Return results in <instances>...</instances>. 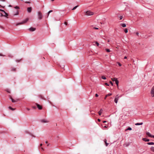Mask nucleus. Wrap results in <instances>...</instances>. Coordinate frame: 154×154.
Masks as SVG:
<instances>
[{
  "label": "nucleus",
  "instance_id": "1",
  "mask_svg": "<svg viewBox=\"0 0 154 154\" xmlns=\"http://www.w3.org/2000/svg\"><path fill=\"white\" fill-rule=\"evenodd\" d=\"M38 18V20H41L43 18V15L42 13L38 11L37 13Z\"/></svg>",
  "mask_w": 154,
  "mask_h": 154
},
{
  "label": "nucleus",
  "instance_id": "2",
  "mask_svg": "<svg viewBox=\"0 0 154 154\" xmlns=\"http://www.w3.org/2000/svg\"><path fill=\"white\" fill-rule=\"evenodd\" d=\"M28 20H29L28 18H27L25 20H24L23 21H22V22H21L20 23H17L16 24V25L18 26V25H20V24H22L25 23H26L28 21Z\"/></svg>",
  "mask_w": 154,
  "mask_h": 154
},
{
  "label": "nucleus",
  "instance_id": "3",
  "mask_svg": "<svg viewBox=\"0 0 154 154\" xmlns=\"http://www.w3.org/2000/svg\"><path fill=\"white\" fill-rule=\"evenodd\" d=\"M85 14L86 15L88 16H91L93 15L94 13L93 12H91L90 11H88L86 12Z\"/></svg>",
  "mask_w": 154,
  "mask_h": 154
},
{
  "label": "nucleus",
  "instance_id": "4",
  "mask_svg": "<svg viewBox=\"0 0 154 154\" xmlns=\"http://www.w3.org/2000/svg\"><path fill=\"white\" fill-rule=\"evenodd\" d=\"M122 96H119L118 95H117L115 97V98L114 99V102L116 103H117L118 102V101L119 100L120 97H121Z\"/></svg>",
  "mask_w": 154,
  "mask_h": 154
},
{
  "label": "nucleus",
  "instance_id": "5",
  "mask_svg": "<svg viewBox=\"0 0 154 154\" xmlns=\"http://www.w3.org/2000/svg\"><path fill=\"white\" fill-rule=\"evenodd\" d=\"M150 94L151 96L153 97H154V86L152 87L151 91Z\"/></svg>",
  "mask_w": 154,
  "mask_h": 154
},
{
  "label": "nucleus",
  "instance_id": "6",
  "mask_svg": "<svg viewBox=\"0 0 154 154\" xmlns=\"http://www.w3.org/2000/svg\"><path fill=\"white\" fill-rule=\"evenodd\" d=\"M40 122L43 123L48 122L49 121L46 119H42L40 120Z\"/></svg>",
  "mask_w": 154,
  "mask_h": 154
},
{
  "label": "nucleus",
  "instance_id": "7",
  "mask_svg": "<svg viewBox=\"0 0 154 154\" xmlns=\"http://www.w3.org/2000/svg\"><path fill=\"white\" fill-rule=\"evenodd\" d=\"M35 29H36L35 28L32 27H31L29 29V30L30 31H31V32L34 31H35Z\"/></svg>",
  "mask_w": 154,
  "mask_h": 154
},
{
  "label": "nucleus",
  "instance_id": "8",
  "mask_svg": "<svg viewBox=\"0 0 154 154\" xmlns=\"http://www.w3.org/2000/svg\"><path fill=\"white\" fill-rule=\"evenodd\" d=\"M36 105L38 109H42V107L41 105L37 103H36Z\"/></svg>",
  "mask_w": 154,
  "mask_h": 154
},
{
  "label": "nucleus",
  "instance_id": "9",
  "mask_svg": "<svg viewBox=\"0 0 154 154\" xmlns=\"http://www.w3.org/2000/svg\"><path fill=\"white\" fill-rule=\"evenodd\" d=\"M32 9L31 7H28L27 8V11L28 12L30 13L32 11Z\"/></svg>",
  "mask_w": 154,
  "mask_h": 154
},
{
  "label": "nucleus",
  "instance_id": "10",
  "mask_svg": "<svg viewBox=\"0 0 154 154\" xmlns=\"http://www.w3.org/2000/svg\"><path fill=\"white\" fill-rule=\"evenodd\" d=\"M10 99L11 100L12 102L13 103L17 102L18 100V99L16 100H14L12 98V97H10Z\"/></svg>",
  "mask_w": 154,
  "mask_h": 154
},
{
  "label": "nucleus",
  "instance_id": "11",
  "mask_svg": "<svg viewBox=\"0 0 154 154\" xmlns=\"http://www.w3.org/2000/svg\"><path fill=\"white\" fill-rule=\"evenodd\" d=\"M130 144V143L129 142H126L125 143L124 145L126 147H127L129 146Z\"/></svg>",
  "mask_w": 154,
  "mask_h": 154
},
{
  "label": "nucleus",
  "instance_id": "12",
  "mask_svg": "<svg viewBox=\"0 0 154 154\" xmlns=\"http://www.w3.org/2000/svg\"><path fill=\"white\" fill-rule=\"evenodd\" d=\"M103 111V110L102 109H101L98 112V113L99 114V115L100 116L101 115V113H102V112Z\"/></svg>",
  "mask_w": 154,
  "mask_h": 154
},
{
  "label": "nucleus",
  "instance_id": "13",
  "mask_svg": "<svg viewBox=\"0 0 154 154\" xmlns=\"http://www.w3.org/2000/svg\"><path fill=\"white\" fill-rule=\"evenodd\" d=\"M145 142H148L149 141V139H147L146 138H143L142 139Z\"/></svg>",
  "mask_w": 154,
  "mask_h": 154
},
{
  "label": "nucleus",
  "instance_id": "14",
  "mask_svg": "<svg viewBox=\"0 0 154 154\" xmlns=\"http://www.w3.org/2000/svg\"><path fill=\"white\" fill-rule=\"evenodd\" d=\"M143 123L141 122L140 123H137L135 124L136 125H142L143 124Z\"/></svg>",
  "mask_w": 154,
  "mask_h": 154
},
{
  "label": "nucleus",
  "instance_id": "15",
  "mask_svg": "<svg viewBox=\"0 0 154 154\" xmlns=\"http://www.w3.org/2000/svg\"><path fill=\"white\" fill-rule=\"evenodd\" d=\"M146 134L150 137H152V135L149 132H147Z\"/></svg>",
  "mask_w": 154,
  "mask_h": 154
},
{
  "label": "nucleus",
  "instance_id": "16",
  "mask_svg": "<svg viewBox=\"0 0 154 154\" xmlns=\"http://www.w3.org/2000/svg\"><path fill=\"white\" fill-rule=\"evenodd\" d=\"M104 141L105 143V145L106 146H107L109 143L106 142V139H105L104 140Z\"/></svg>",
  "mask_w": 154,
  "mask_h": 154
},
{
  "label": "nucleus",
  "instance_id": "17",
  "mask_svg": "<svg viewBox=\"0 0 154 154\" xmlns=\"http://www.w3.org/2000/svg\"><path fill=\"white\" fill-rule=\"evenodd\" d=\"M121 26L123 27H125L126 26V25L125 23H121Z\"/></svg>",
  "mask_w": 154,
  "mask_h": 154
},
{
  "label": "nucleus",
  "instance_id": "18",
  "mask_svg": "<svg viewBox=\"0 0 154 154\" xmlns=\"http://www.w3.org/2000/svg\"><path fill=\"white\" fill-rule=\"evenodd\" d=\"M19 14V12L18 11H17L14 14V15H16Z\"/></svg>",
  "mask_w": 154,
  "mask_h": 154
},
{
  "label": "nucleus",
  "instance_id": "19",
  "mask_svg": "<svg viewBox=\"0 0 154 154\" xmlns=\"http://www.w3.org/2000/svg\"><path fill=\"white\" fill-rule=\"evenodd\" d=\"M147 144L149 145H154V143L152 142L148 143Z\"/></svg>",
  "mask_w": 154,
  "mask_h": 154
},
{
  "label": "nucleus",
  "instance_id": "20",
  "mask_svg": "<svg viewBox=\"0 0 154 154\" xmlns=\"http://www.w3.org/2000/svg\"><path fill=\"white\" fill-rule=\"evenodd\" d=\"M116 82V84L118 86V85H119V81L118 80H116V81H115Z\"/></svg>",
  "mask_w": 154,
  "mask_h": 154
},
{
  "label": "nucleus",
  "instance_id": "21",
  "mask_svg": "<svg viewBox=\"0 0 154 154\" xmlns=\"http://www.w3.org/2000/svg\"><path fill=\"white\" fill-rule=\"evenodd\" d=\"M111 80L113 81H115L116 80H117V79L116 78H111Z\"/></svg>",
  "mask_w": 154,
  "mask_h": 154
},
{
  "label": "nucleus",
  "instance_id": "22",
  "mask_svg": "<svg viewBox=\"0 0 154 154\" xmlns=\"http://www.w3.org/2000/svg\"><path fill=\"white\" fill-rule=\"evenodd\" d=\"M79 6V5H77L74 7L72 9V10H74L75 9L78 7Z\"/></svg>",
  "mask_w": 154,
  "mask_h": 154
},
{
  "label": "nucleus",
  "instance_id": "23",
  "mask_svg": "<svg viewBox=\"0 0 154 154\" xmlns=\"http://www.w3.org/2000/svg\"><path fill=\"white\" fill-rule=\"evenodd\" d=\"M4 14H5V17H7V16H8V14L6 13L5 11V12H3Z\"/></svg>",
  "mask_w": 154,
  "mask_h": 154
},
{
  "label": "nucleus",
  "instance_id": "24",
  "mask_svg": "<svg viewBox=\"0 0 154 154\" xmlns=\"http://www.w3.org/2000/svg\"><path fill=\"white\" fill-rule=\"evenodd\" d=\"M4 14H5V17H7V16H8V14L6 13L5 11V12H3Z\"/></svg>",
  "mask_w": 154,
  "mask_h": 154
},
{
  "label": "nucleus",
  "instance_id": "25",
  "mask_svg": "<svg viewBox=\"0 0 154 154\" xmlns=\"http://www.w3.org/2000/svg\"><path fill=\"white\" fill-rule=\"evenodd\" d=\"M150 149H151V150L152 151L154 152V147H153V146L151 147Z\"/></svg>",
  "mask_w": 154,
  "mask_h": 154
},
{
  "label": "nucleus",
  "instance_id": "26",
  "mask_svg": "<svg viewBox=\"0 0 154 154\" xmlns=\"http://www.w3.org/2000/svg\"><path fill=\"white\" fill-rule=\"evenodd\" d=\"M132 130V128L130 127H128L127 129H126L125 131H126L127 130Z\"/></svg>",
  "mask_w": 154,
  "mask_h": 154
},
{
  "label": "nucleus",
  "instance_id": "27",
  "mask_svg": "<svg viewBox=\"0 0 154 154\" xmlns=\"http://www.w3.org/2000/svg\"><path fill=\"white\" fill-rule=\"evenodd\" d=\"M105 50L107 52H110V51L109 49L106 48Z\"/></svg>",
  "mask_w": 154,
  "mask_h": 154
},
{
  "label": "nucleus",
  "instance_id": "28",
  "mask_svg": "<svg viewBox=\"0 0 154 154\" xmlns=\"http://www.w3.org/2000/svg\"><path fill=\"white\" fill-rule=\"evenodd\" d=\"M124 32H125V33H127L128 32V29H127V28H126V29H124Z\"/></svg>",
  "mask_w": 154,
  "mask_h": 154
},
{
  "label": "nucleus",
  "instance_id": "29",
  "mask_svg": "<svg viewBox=\"0 0 154 154\" xmlns=\"http://www.w3.org/2000/svg\"><path fill=\"white\" fill-rule=\"evenodd\" d=\"M11 70L13 71H15L16 70V69L15 68H13Z\"/></svg>",
  "mask_w": 154,
  "mask_h": 154
},
{
  "label": "nucleus",
  "instance_id": "30",
  "mask_svg": "<svg viewBox=\"0 0 154 154\" xmlns=\"http://www.w3.org/2000/svg\"><path fill=\"white\" fill-rule=\"evenodd\" d=\"M52 11H52V10H50V11H48V15H49V14H50L51 12H52Z\"/></svg>",
  "mask_w": 154,
  "mask_h": 154
},
{
  "label": "nucleus",
  "instance_id": "31",
  "mask_svg": "<svg viewBox=\"0 0 154 154\" xmlns=\"http://www.w3.org/2000/svg\"><path fill=\"white\" fill-rule=\"evenodd\" d=\"M101 78L103 79H106V77L104 76H102L101 77Z\"/></svg>",
  "mask_w": 154,
  "mask_h": 154
},
{
  "label": "nucleus",
  "instance_id": "32",
  "mask_svg": "<svg viewBox=\"0 0 154 154\" xmlns=\"http://www.w3.org/2000/svg\"><path fill=\"white\" fill-rule=\"evenodd\" d=\"M14 8H15L16 9H19L20 8L19 7L17 6L15 7Z\"/></svg>",
  "mask_w": 154,
  "mask_h": 154
},
{
  "label": "nucleus",
  "instance_id": "33",
  "mask_svg": "<svg viewBox=\"0 0 154 154\" xmlns=\"http://www.w3.org/2000/svg\"><path fill=\"white\" fill-rule=\"evenodd\" d=\"M9 108L11 110H14L15 109H13L11 107H9Z\"/></svg>",
  "mask_w": 154,
  "mask_h": 154
},
{
  "label": "nucleus",
  "instance_id": "34",
  "mask_svg": "<svg viewBox=\"0 0 154 154\" xmlns=\"http://www.w3.org/2000/svg\"><path fill=\"white\" fill-rule=\"evenodd\" d=\"M112 94L111 93H109L108 94L106 95L107 96H109L111 95Z\"/></svg>",
  "mask_w": 154,
  "mask_h": 154
},
{
  "label": "nucleus",
  "instance_id": "35",
  "mask_svg": "<svg viewBox=\"0 0 154 154\" xmlns=\"http://www.w3.org/2000/svg\"><path fill=\"white\" fill-rule=\"evenodd\" d=\"M123 18V16H121L119 17V19L120 20H122Z\"/></svg>",
  "mask_w": 154,
  "mask_h": 154
},
{
  "label": "nucleus",
  "instance_id": "36",
  "mask_svg": "<svg viewBox=\"0 0 154 154\" xmlns=\"http://www.w3.org/2000/svg\"><path fill=\"white\" fill-rule=\"evenodd\" d=\"M96 44L97 45V46H99V43L97 42H96Z\"/></svg>",
  "mask_w": 154,
  "mask_h": 154
},
{
  "label": "nucleus",
  "instance_id": "37",
  "mask_svg": "<svg viewBox=\"0 0 154 154\" xmlns=\"http://www.w3.org/2000/svg\"><path fill=\"white\" fill-rule=\"evenodd\" d=\"M109 82H110V83L111 84V85L112 86H113V83H112V81H110Z\"/></svg>",
  "mask_w": 154,
  "mask_h": 154
},
{
  "label": "nucleus",
  "instance_id": "38",
  "mask_svg": "<svg viewBox=\"0 0 154 154\" xmlns=\"http://www.w3.org/2000/svg\"><path fill=\"white\" fill-rule=\"evenodd\" d=\"M0 16L1 17H3V16H4L5 17V15H3L2 13H0Z\"/></svg>",
  "mask_w": 154,
  "mask_h": 154
},
{
  "label": "nucleus",
  "instance_id": "39",
  "mask_svg": "<svg viewBox=\"0 0 154 154\" xmlns=\"http://www.w3.org/2000/svg\"><path fill=\"white\" fill-rule=\"evenodd\" d=\"M91 113L92 114H94V112L93 111H91Z\"/></svg>",
  "mask_w": 154,
  "mask_h": 154
},
{
  "label": "nucleus",
  "instance_id": "40",
  "mask_svg": "<svg viewBox=\"0 0 154 154\" xmlns=\"http://www.w3.org/2000/svg\"><path fill=\"white\" fill-rule=\"evenodd\" d=\"M16 60V62H19L20 60Z\"/></svg>",
  "mask_w": 154,
  "mask_h": 154
},
{
  "label": "nucleus",
  "instance_id": "41",
  "mask_svg": "<svg viewBox=\"0 0 154 154\" xmlns=\"http://www.w3.org/2000/svg\"><path fill=\"white\" fill-rule=\"evenodd\" d=\"M0 11H1L2 12H5V11L4 10L1 9H0Z\"/></svg>",
  "mask_w": 154,
  "mask_h": 154
},
{
  "label": "nucleus",
  "instance_id": "42",
  "mask_svg": "<svg viewBox=\"0 0 154 154\" xmlns=\"http://www.w3.org/2000/svg\"><path fill=\"white\" fill-rule=\"evenodd\" d=\"M118 65L119 66H122L121 64L120 63H118Z\"/></svg>",
  "mask_w": 154,
  "mask_h": 154
},
{
  "label": "nucleus",
  "instance_id": "43",
  "mask_svg": "<svg viewBox=\"0 0 154 154\" xmlns=\"http://www.w3.org/2000/svg\"><path fill=\"white\" fill-rule=\"evenodd\" d=\"M105 85H107V86H109V84H108V83H105Z\"/></svg>",
  "mask_w": 154,
  "mask_h": 154
},
{
  "label": "nucleus",
  "instance_id": "44",
  "mask_svg": "<svg viewBox=\"0 0 154 154\" xmlns=\"http://www.w3.org/2000/svg\"><path fill=\"white\" fill-rule=\"evenodd\" d=\"M64 24H65L66 25H67V22H64Z\"/></svg>",
  "mask_w": 154,
  "mask_h": 154
},
{
  "label": "nucleus",
  "instance_id": "45",
  "mask_svg": "<svg viewBox=\"0 0 154 154\" xmlns=\"http://www.w3.org/2000/svg\"><path fill=\"white\" fill-rule=\"evenodd\" d=\"M94 29H98V28H97V27H94Z\"/></svg>",
  "mask_w": 154,
  "mask_h": 154
},
{
  "label": "nucleus",
  "instance_id": "46",
  "mask_svg": "<svg viewBox=\"0 0 154 154\" xmlns=\"http://www.w3.org/2000/svg\"><path fill=\"white\" fill-rule=\"evenodd\" d=\"M25 3H30V2H25Z\"/></svg>",
  "mask_w": 154,
  "mask_h": 154
},
{
  "label": "nucleus",
  "instance_id": "47",
  "mask_svg": "<svg viewBox=\"0 0 154 154\" xmlns=\"http://www.w3.org/2000/svg\"><path fill=\"white\" fill-rule=\"evenodd\" d=\"M95 96L97 97H98V94H95Z\"/></svg>",
  "mask_w": 154,
  "mask_h": 154
},
{
  "label": "nucleus",
  "instance_id": "48",
  "mask_svg": "<svg viewBox=\"0 0 154 154\" xmlns=\"http://www.w3.org/2000/svg\"><path fill=\"white\" fill-rule=\"evenodd\" d=\"M0 56H4L5 55H2V54H0Z\"/></svg>",
  "mask_w": 154,
  "mask_h": 154
},
{
  "label": "nucleus",
  "instance_id": "49",
  "mask_svg": "<svg viewBox=\"0 0 154 154\" xmlns=\"http://www.w3.org/2000/svg\"><path fill=\"white\" fill-rule=\"evenodd\" d=\"M139 33H138V32H137L136 33V34L137 35H138V36L139 35Z\"/></svg>",
  "mask_w": 154,
  "mask_h": 154
},
{
  "label": "nucleus",
  "instance_id": "50",
  "mask_svg": "<svg viewBox=\"0 0 154 154\" xmlns=\"http://www.w3.org/2000/svg\"><path fill=\"white\" fill-rule=\"evenodd\" d=\"M7 91L8 92V93H10V90H8H8H7Z\"/></svg>",
  "mask_w": 154,
  "mask_h": 154
},
{
  "label": "nucleus",
  "instance_id": "51",
  "mask_svg": "<svg viewBox=\"0 0 154 154\" xmlns=\"http://www.w3.org/2000/svg\"><path fill=\"white\" fill-rule=\"evenodd\" d=\"M127 58V57L126 56H125L124 57V59H126Z\"/></svg>",
  "mask_w": 154,
  "mask_h": 154
},
{
  "label": "nucleus",
  "instance_id": "52",
  "mask_svg": "<svg viewBox=\"0 0 154 154\" xmlns=\"http://www.w3.org/2000/svg\"><path fill=\"white\" fill-rule=\"evenodd\" d=\"M0 7H1L3 8H4V7H5V6H1L0 5Z\"/></svg>",
  "mask_w": 154,
  "mask_h": 154
},
{
  "label": "nucleus",
  "instance_id": "53",
  "mask_svg": "<svg viewBox=\"0 0 154 154\" xmlns=\"http://www.w3.org/2000/svg\"><path fill=\"white\" fill-rule=\"evenodd\" d=\"M152 137L154 138V135H152V137Z\"/></svg>",
  "mask_w": 154,
  "mask_h": 154
},
{
  "label": "nucleus",
  "instance_id": "54",
  "mask_svg": "<svg viewBox=\"0 0 154 154\" xmlns=\"http://www.w3.org/2000/svg\"><path fill=\"white\" fill-rule=\"evenodd\" d=\"M27 109L28 110V111H29L30 110V109H29L28 108H27Z\"/></svg>",
  "mask_w": 154,
  "mask_h": 154
},
{
  "label": "nucleus",
  "instance_id": "55",
  "mask_svg": "<svg viewBox=\"0 0 154 154\" xmlns=\"http://www.w3.org/2000/svg\"><path fill=\"white\" fill-rule=\"evenodd\" d=\"M0 1H2V2H5V0H0Z\"/></svg>",
  "mask_w": 154,
  "mask_h": 154
},
{
  "label": "nucleus",
  "instance_id": "56",
  "mask_svg": "<svg viewBox=\"0 0 154 154\" xmlns=\"http://www.w3.org/2000/svg\"><path fill=\"white\" fill-rule=\"evenodd\" d=\"M50 145V143H49L47 144V146H49Z\"/></svg>",
  "mask_w": 154,
  "mask_h": 154
},
{
  "label": "nucleus",
  "instance_id": "57",
  "mask_svg": "<svg viewBox=\"0 0 154 154\" xmlns=\"http://www.w3.org/2000/svg\"><path fill=\"white\" fill-rule=\"evenodd\" d=\"M106 122V121H103V123H105V122Z\"/></svg>",
  "mask_w": 154,
  "mask_h": 154
},
{
  "label": "nucleus",
  "instance_id": "58",
  "mask_svg": "<svg viewBox=\"0 0 154 154\" xmlns=\"http://www.w3.org/2000/svg\"><path fill=\"white\" fill-rule=\"evenodd\" d=\"M107 97H108V96H107V95H106V97H105L104 99H106V98Z\"/></svg>",
  "mask_w": 154,
  "mask_h": 154
},
{
  "label": "nucleus",
  "instance_id": "59",
  "mask_svg": "<svg viewBox=\"0 0 154 154\" xmlns=\"http://www.w3.org/2000/svg\"><path fill=\"white\" fill-rule=\"evenodd\" d=\"M98 121H99V122H100V119H98Z\"/></svg>",
  "mask_w": 154,
  "mask_h": 154
},
{
  "label": "nucleus",
  "instance_id": "60",
  "mask_svg": "<svg viewBox=\"0 0 154 154\" xmlns=\"http://www.w3.org/2000/svg\"><path fill=\"white\" fill-rule=\"evenodd\" d=\"M9 56L10 57H13V56L12 55H10V56L9 55Z\"/></svg>",
  "mask_w": 154,
  "mask_h": 154
},
{
  "label": "nucleus",
  "instance_id": "61",
  "mask_svg": "<svg viewBox=\"0 0 154 154\" xmlns=\"http://www.w3.org/2000/svg\"><path fill=\"white\" fill-rule=\"evenodd\" d=\"M41 149H42V150H44V149H43V148L42 147L41 148Z\"/></svg>",
  "mask_w": 154,
  "mask_h": 154
},
{
  "label": "nucleus",
  "instance_id": "62",
  "mask_svg": "<svg viewBox=\"0 0 154 154\" xmlns=\"http://www.w3.org/2000/svg\"><path fill=\"white\" fill-rule=\"evenodd\" d=\"M42 144L41 143V144H40V146H42Z\"/></svg>",
  "mask_w": 154,
  "mask_h": 154
},
{
  "label": "nucleus",
  "instance_id": "63",
  "mask_svg": "<svg viewBox=\"0 0 154 154\" xmlns=\"http://www.w3.org/2000/svg\"><path fill=\"white\" fill-rule=\"evenodd\" d=\"M33 108L34 109H35L36 108V107H34V106H33Z\"/></svg>",
  "mask_w": 154,
  "mask_h": 154
},
{
  "label": "nucleus",
  "instance_id": "64",
  "mask_svg": "<svg viewBox=\"0 0 154 154\" xmlns=\"http://www.w3.org/2000/svg\"><path fill=\"white\" fill-rule=\"evenodd\" d=\"M45 143H48V142L47 141H46L45 142Z\"/></svg>",
  "mask_w": 154,
  "mask_h": 154
}]
</instances>
